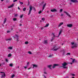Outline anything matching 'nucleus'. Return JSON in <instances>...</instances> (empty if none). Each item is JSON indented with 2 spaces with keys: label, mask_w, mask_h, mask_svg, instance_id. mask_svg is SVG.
<instances>
[{
  "label": "nucleus",
  "mask_w": 78,
  "mask_h": 78,
  "mask_svg": "<svg viewBox=\"0 0 78 78\" xmlns=\"http://www.w3.org/2000/svg\"><path fill=\"white\" fill-rule=\"evenodd\" d=\"M67 63L66 62L62 64V66L63 67V68H64V69H67V67H66V66H67Z\"/></svg>",
  "instance_id": "obj_1"
},
{
  "label": "nucleus",
  "mask_w": 78,
  "mask_h": 78,
  "mask_svg": "<svg viewBox=\"0 0 78 78\" xmlns=\"http://www.w3.org/2000/svg\"><path fill=\"white\" fill-rule=\"evenodd\" d=\"M29 13L28 14V15H29L31 14V11H32V6H30L29 7Z\"/></svg>",
  "instance_id": "obj_2"
},
{
  "label": "nucleus",
  "mask_w": 78,
  "mask_h": 78,
  "mask_svg": "<svg viewBox=\"0 0 78 78\" xmlns=\"http://www.w3.org/2000/svg\"><path fill=\"white\" fill-rule=\"evenodd\" d=\"M1 73H2V76L1 77V78H4L5 77V75L6 74H5V73L4 72H0Z\"/></svg>",
  "instance_id": "obj_3"
},
{
  "label": "nucleus",
  "mask_w": 78,
  "mask_h": 78,
  "mask_svg": "<svg viewBox=\"0 0 78 78\" xmlns=\"http://www.w3.org/2000/svg\"><path fill=\"white\" fill-rule=\"evenodd\" d=\"M71 44L72 45H74V46H73L72 47V48H75V47H77V45H76V44H75V43L74 42H72Z\"/></svg>",
  "instance_id": "obj_4"
},
{
  "label": "nucleus",
  "mask_w": 78,
  "mask_h": 78,
  "mask_svg": "<svg viewBox=\"0 0 78 78\" xmlns=\"http://www.w3.org/2000/svg\"><path fill=\"white\" fill-rule=\"evenodd\" d=\"M19 36L18 35H16L15 36H14L13 37L14 38V39H15L16 38V41L17 42H18L19 41V39L18 38V37H19Z\"/></svg>",
  "instance_id": "obj_5"
},
{
  "label": "nucleus",
  "mask_w": 78,
  "mask_h": 78,
  "mask_svg": "<svg viewBox=\"0 0 78 78\" xmlns=\"http://www.w3.org/2000/svg\"><path fill=\"white\" fill-rule=\"evenodd\" d=\"M51 12H56L57 10L55 9H52L51 10Z\"/></svg>",
  "instance_id": "obj_6"
},
{
  "label": "nucleus",
  "mask_w": 78,
  "mask_h": 78,
  "mask_svg": "<svg viewBox=\"0 0 78 78\" xmlns=\"http://www.w3.org/2000/svg\"><path fill=\"white\" fill-rule=\"evenodd\" d=\"M71 2L74 3H77L78 1L77 0H71Z\"/></svg>",
  "instance_id": "obj_7"
},
{
  "label": "nucleus",
  "mask_w": 78,
  "mask_h": 78,
  "mask_svg": "<svg viewBox=\"0 0 78 78\" xmlns=\"http://www.w3.org/2000/svg\"><path fill=\"white\" fill-rule=\"evenodd\" d=\"M59 65L58 64H55L52 67V68L53 69L56 67V66H58Z\"/></svg>",
  "instance_id": "obj_8"
},
{
  "label": "nucleus",
  "mask_w": 78,
  "mask_h": 78,
  "mask_svg": "<svg viewBox=\"0 0 78 78\" xmlns=\"http://www.w3.org/2000/svg\"><path fill=\"white\" fill-rule=\"evenodd\" d=\"M64 12L66 14V15H67V16H69V17H70V15L69 14V13H68L66 11H64Z\"/></svg>",
  "instance_id": "obj_9"
},
{
  "label": "nucleus",
  "mask_w": 78,
  "mask_h": 78,
  "mask_svg": "<svg viewBox=\"0 0 78 78\" xmlns=\"http://www.w3.org/2000/svg\"><path fill=\"white\" fill-rule=\"evenodd\" d=\"M14 6V4H12V5L10 6H9L8 7V8H12Z\"/></svg>",
  "instance_id": "obj_10"
},
{
  "label": "nucleus",
  "mask_w": 78,
  "mask_h": 78,
  "mask_svg": "<svg viewBox=\"0 0 78 78\" xmlns=\"http://www.w3.org/2000/svg\"><path fill=\"white\" fill-rule=\"evenodd\" d=\"M64 24V23L63 22H62L59 25H58V27H60L62 25H63Z\"/></svg>",
  "instance_id": "obj_11"
},
{
  "label": "nucleus",
  "mask_w": 78,
  "mask_h": 78,
  "mask_svg": "<svg viewBox=\"0 0 78 78\" xmlns=\"http://www.w3.org/2000/svg\"><path fill=\"white\" fill-rule=\"evenodd\" d=\"M67 27H72L73 25L72 24H68L67 25Z\"/></svg>",
  "instance_id": "obj_12"
},
{
  "label": "nucleus",
  "mask_w": 78,
  "mask_h": 78,
  "mask_svg": "<svg viewBox=\"0 0 78 78\" xmlns=\"http://www.w3.org/2000/svg\"><path fill=\"white\" fill-rule=\"evenodd\" d=\"M46 5V4H44L43 6V9H42V11H43V10H44L45 8V6Z\"/></svg>",
  "instance_id": "obj_13"
},
{
  "label": "nucleus",
  "mask_w": 78,
  "mask_h": 78,
  "mask_svg": "<svg viewBox=\"0 0 78 78\" xmlns=\"http://www.w3.org/2000/svg\"><path fill=\"white\" fill-rule=\"evenodd\" d=\"M6 22V18H5V19H4V22H3V24H5V23Z\"/></svg>",
  "instance_id": "obj_14"
},
{
  "label": "nucleus",
  "mask_w": 78,
  "mask_h": 78,
  "mask_svg": "<svg viewBox=\"0 0 78 78\" xmlns=\"http://www.w3.org/2000/svg\"><path fill=\"white\" fill-rule=\"evenodd\" d=\"M33 65V68H34V67H37V65Z\"/></svg>",
  "instance_id": "obj_15"
},
{
  "label": "nucleus",
  "mask_w": 78,
  "mask_h": 78,
  "mask_svg": "<svg viewBox=\"0 0 78 78\" xmlns=\"http://www.w3.org/2000/svg\"><path fill=\"white\" fill-rule=\"evenodd\" d=\"M62 30H60L58 36H59V35H60V34H61V33H62Z\"/></svg>",
  "instance_id": "obj_16"
},
{
  "label": "nucleus",
  "mask_w": 78,
  "mask_h": 78,
  "mask_svg": "<svg viewBox=\"0 0 78 78\" xmlns=\"http://www.w3.org/2000/svg\"><path fill=\"white\" fill-rule=\"evenodd\" d=\"M44 44H47V40H44V42H43Z\"/></svg>",
  "instance_id": "obj_17"
},
{
  "label": "nucleus",
  "mask_w": 78,
  "mask_h": 78,
  "mask_svg": "<svg viewBox=\"0 0 78 78\" xmlns=\"http://www.w3.org/2000/svg\"><path fill=\"white\" fill-rule=\"evenodd\" d=\"M8 50H12V47H9L8 48Z\"/></svg>",
  "instance_id": "obj_18"
},
{
  "label": "nucleus",
  "mask_w": 78,
  "mask_h": 78,
  "mask_svg": "<svg viewBox=\"0 0 78 78\" xmlns=\"http://www.w3.org/2000/svg\"><path fill=\"white\" fill-rule=\"evenodd\" d=\"M51 65H49L48 66V68H49V69H51Z\"/></svg>",
  "instance_id": "obj_19"
},
{
  "label": "nucleus",
  "mask_w": 78,
  "mask_h": 78,
  "mask_svg": "<svg viewBox=\"0 0 78 78\" xmlns=\"http://www.w3.org/2000/svg\"><path fill=\"white\" fill-rule=\"evenodd\" d=\"M48 25H49V24H47L45 26H44V27H48Z\"/></svg>",
  "instance_id": "obj_20"
},
{
  "label": "nucleus",
  "mask_w": 78,
  "mask_h": 78,
  "mask_svg": "<svg viewBox=\"0 0 78 78\" xmlns=\"http://www.w3.org/2000/svg\"><path fill=\"white\" fill-rule=\"evenodd\" d=\"M12 56V55L11 54H9L8 55V57H10V56Z\"/></svg>",
  "instance_id": "obj_21"
},
{
  "label": "nucleus",
  "mask_w": 78,
  "mask_h": 78,
  "mask_svg": "<svg viewBox=\"0 0 78 78\" xmlns=\"http://www.w3.org/2000/svg\"><path fill=\"white\" fill-rule=\"evenodd\" d=\"M15 76V75H14V74H13L11 76V77L12 78H14V77Z\"/></svg>",
  "instance_id": "obj_22"
},
{
  "label": "nucleus",
  "mask_w": 78,
  "mask_h": 78,
  "mask_svg": "<svg viewBox=\"0 0 78 78\" xmlns=\"http://www.w3.org/2000/svg\"><path fill=\"white\" fill-rule=\"evenodd\" d=\"M20 2V5H23V3L22 2H20V1H19Z\"/></svg>",
  "instance_id": "obj_23"
},
{
  "label": "nucleus",
  "mask_w": 78,
  "mask_h": 78,
  "mask_svg": "<svg viewBox=\"0 0 78 78\" xmlns=\"http://www.w3.org/2000/svg\"><path fill=\"white\" fill-rule=\"evenodd\" d=\"M11 40H12V39H11V38H9V39H6L5 40H6V41H8H8H11Z\"/></svg>",
  "instance_id": "obj_24"
},
{
  "label": "nucleus",
  "mask_w": 78,
  "mask_h": 78,
  "mask_svg": "<svg viewBox=\"0 0 78 78\" xmlns=\"http://www.w3.org/2000/svg\"><path fill=\"white\" fill-rule=\"evenodd\" d=\"M42 11H42H42H40L38 12L39 14H41V13H42Z\"/></svg>",
  "instance_id": "obj_25"
},
{
  "label": "nucleus",
  "mask_w": 78,
  "mask_h": 78,
  "mask_svg": "<svg viewBox=\"0 0 78 78\" xmlns=\"http://www.w3.org/2000/svg\"><path fill=\"white\" fill-rule=\"evenodd\" d=\"M28 53L29 54H30V55H31L32 54V53H31V52L30 51H29Z\"/></svg>",
  "instance_id": "obj_26"
},
{
  "label": "nucleus",
  "mask_w": 78,
  "mask_h": 78,
  "mask_svg": "<svg viewBox=\"0 0 78 78\" xmlns=\"http://www.w3.org/2000/svg\"><path fill=\"white\" fill-rule=\"evenodd\" d=\"M26 8L25 7L23 9V11H25V10H26Z\"/></svg>",
  "instance_id": "obj_27"
},
{
  "label": "nucleus",
  "mask_w": 78,
  "mask_h": 78,
  "mask_svg": "<svg viewBox=\"0 0 78 78\" xmlns=\"http://www.w3.org/2000/svg\"><path fill=\"white\" fill-rule=\"evenodd\" d=\"M41 20H43V21H44V20H45V18H42L41 19Z\"/></svg>",
  "instance_id": "obj_28"
},
{
  "label": "nucleus",
  "mask_w": 78,
  "mask_h": 78,
  "mask_svg": "<svg viewBox=\"0 0 78 78\" xmlns=\"http://www.w3.org/2000/svg\"><path fill=\"white\" fill-rule=\"evenodd\" d=\"M28 44V41H26L25 43V44Z\"/></svg>",
  "instance_id": "obj_29"
},
{
  "label": "nucleus",
  "mask_w": 78,
  "mask_h": 78,
  "mask_svg": "<svg viewBox=\"0 0 78 78\" xmlns=\"http://www.w3.org/2000/svg\"><path fill=\"white\" fill-rule=\"evenodd\" d=\"M9 65L10 67H12V64H10Z\"/></svg>",
  "instance_id": "obj_30"
},
{
  "label": "nucleus",
  "mask_w": 78,
  "mask_h": 78,
  "mask_svg": "<svg viewBox=\"0 0 78 78\" xmlns=\"http://www.w3.org/2000/svg\"><path fill=\"white\" fill-rule=\"evenodd\" d=\"M23 17V15H21L20 16V18H22Z\"/></svg>",
  "instance_id": "obj_31"
},
{
  "label": "nucleus",
  "mask_w": 78,
  "mask_h": 78,
  "mask_svg": "<svg viewBox=\"0 0 78 78\" xmlns=\"http://www.w3.org/2000/svg\"><path fill=\"white\" fill-rule=\"evenodd\" d=\"M16 20H17V19H16V18L13 19V20H14V21H16Z\"/></svg>",
  "instance_id": "obj_32"
},
{
  "label": "nucleus",
  "mask_w": 78,
  "mask_h": 78,
  "mask_svg": "<svg viewBox=\"0 0 78 78\" xmlns=\"http://www.w3.org/2000/svg\"><path fill=\"white\" fill-rule=\"evenodd\" d=\"M75 59H73L72 61V62H73H73H75Z\"/></svg>",
  "instance_id": "obj_33"
},
{
  "label": "nucleus",
  "mask_w": 78,
  "mask_h": 78,
  "mask_svg": "<svg viewBox=\"0 0 78 78\" xmlns=\"http://www.w3.org/2000/svg\"><path fill=\"white\" fill-rule=\"evenodd\" d=\"M62 9H61L60 10V12H62Z\"/></svg>",
  "instance_id": "obj_34"
},
{
  "label": "nucleus",
  "mask_w": 78,
  "mask_h": 78,
  "mask_svg": "<svg viewBox=\"0 0 78 78\" xmlns=\"http://www.w3.org/2000/svg\"><path fill=\"white\" fill-rule=\"evenodd\" d=\"M66 55H70V53H67L66 54Z\"/></svg>",
  "instance_id": "obj_35"
},
{
  "label": "nucleus",
  "mask_w": 78,
  "mask_h": 78,
  "mask_svg": "<svg viewBox=\"0 0 78 78\" xmlns=\"http://www.w3.org/2000/svg\"><path fill=\"white\" fill-rule=\"evenodd\" d=\"M17 0H13V2H16V1H17Z\"/></svg>",
  "instance_id": "obj_36"
},
{
  "label": "nucleus",
  "mask_w": 78,
  "mask_h": 78,
  "mask_svg": "<svg viewBox=\"0 0 78 78\" xmlns=\"http://www.w3.org/2000/svg\"><path fill=\"white\" fill-rule=\"evenodd\" d=\"M52 34V35H53V36L54 37H55V34Z\"/></svg>",
  "instance_id": "obj_37"
},
{
  "label": "nucleus",
  "mask_w": 78,
  "mask_h": 78,
  "mask_svg": "<svg viewBox=\"0 0 78 78\" xmlns=\"http://www.w3.org/2000/svg\"><path fill=\"white\" fill-rule=\"evenodd\" d=\"M51 56H52V55H50L48 57H49V58H50L51 57Z\"/></svg>",
  "instance_id": "obj_38"
},
{
  "label": "nucleus",
  "mask_w": 78,
  "mask_h": 78,
  "mask_svg": "<svg viewBox=\"0 0 78 78\" xmlns=\"http://www.w3.org/2000/svg\"><path fill=\"white\" fill-rule=\"evenodd\" d=\"M58 49H54V51H56V50H58Z\"/></svg>",
  "instance_id": "obj_39"
},
{
  "label": "nucleus",
  "mask_w": 78,
  "mask_h": 78,
  "mask_svg": "<svg viewBox=\"0 0 78 78\" xmlns=\"http://www.w3.org/2000/svg\"><path fill=\"white\" fill-rule=\"evenodd\" d=\"M17 15H18L17 14H15V17H16V16H17Z\"/></svg>",
  "instance_id": "obj_40"
},
{
  "label": "nucleus",
  "mask_w": 78,
  "mask_h": 78,
  "mask_svg": "<svg viewBox=\"0 0 78 78\" xmlns=\"http://www.w3.org/2000/svg\"><path fill=\"white\" fill-rule=\"evenodd\" d=\"M7 33H10V31H9V30H8L7 31Z\"/></svg>",
  "instance_id": "obj_41"
},
{
  "label": "nucleus",
  "mask_w": 78,
  "mask_h": 78,
  "mask_svg": "<svg viewBox=\"0 0 78 78\" xmlns=\"http://www.w3.org/2000/svg\"><path fill=\"white\" fill-rule=\"evenodd\" d=\"M44 74H47V73L46 72H44Z\"/></svg>",
  "instance_id": "obj_42"
},
{
  "label": "nucleus",
  "mask_w": 78,
  "mask_h": 78,
  "mask_svg": "<svg viewBox=\"0 0 78 78\" xmlns=\"http://www.w3.org/2000/svg\"><path fill=\"white\" fill-rule=\"evenodd\" d=\"M34 11H36V9H34Z\"/></svg>",
  "instance_id": "obj_43"
},
{
  "label": "nucleus",
  "mask_w": 78,
  "mask_h": 78,
  "mask_svg": "<svg viewBox=\"0 0 78 78\" xmlns=\"http://www.w3.org/2000/svg\"><path fill=\"white\" fill-rule=\"evenodd\" d=\"M24 69H27V67H26V66H24Z\"/></svg>",
  "instance_id": "obj_44"
},
{
  "label": "nucleus",
  "mask_w": 78,
  "mask_h": 78,
  "mask_svg": "<svg viewBox=\"0 0 78 78\" xmlns=\"http://www.w3.org/2000/svg\"><path fill=\"white\" fill-rule=\"evenodd\" d=\"M6 62H8V59H6Z\"/></svg>",
  "instance_id": "obj_45"
},
{
  "label": "nucleus",
  "mask_w": 78,
  "mask_h": 78,
  "mask_svg": "<svg viewBox=\"0 0 78 78\" xmlns=\"http://www.w3.org/2000/svg\"><path fill=\"white\" fill-rule=\"evenodd\" d=\"M18 9H19V10H20V8H19V7H18Z\"/></svg>",
  "instance_id": "obj_46"
},
{
  "label": "nucleus",
  "mask_w": 78,
  "mask_h": 78,
  "mask_svg": "<svg viewBox=\"0 0 78 78\" xmlns=\"http://www.w3.org/2000/svg\"><path fill=\"white\" fill-rule=\"evenodd\" d=\"M44 76V78H47V77H46L45 76Z\"/></svg>",
  "instance_id": "obj_47"
},
{
  "label": "nucleus",
  "mask_w": 78,
  "mask_h": 78,
  "mask_svg": "<svg viewBox=\"0 0 78 78\" xmlns=\"http://www.w3.org/2000/svg\"><path fill=\"white\" fill-rule=\"evenodd\" d=\"M19 25L20 26H22V24H20Z\"/></svg>",
  "instance_id": "obj_48"
},
{
  "label": "nucleus",
  "mask_w": 78,
  "mask_h": 78,
  "mask_svg": "<svg viewBox=\"0 0 78 78\" xmlns=\"http://www.w3.org/2000/svg\"><path fill=\"white\" fill-rule=\"evenodd\" d=\"M61 16H63V14H61Z\"/></svg>",
  "instance_id": "obj_49"
},
{
  "label": "nucleus",
  "mask_w": 78,
  "mask_h": 78,
  "mask_svg": "<svg viewBox=\"0 0 78 78\" xmlns=\"http://www.w3.org/2000/svg\"><path fill=\"white\" fill-rule=\"evenodd\" d=\"M27 65H28L29 64V62H28L27 63Z\"/></svg>",
  "instance_id": "obj_50"
},
{
  "label": "nucleus",
  "mask_w": 78,
  "mask_h": 78,
  "mask_svg": "<svg viewBox=\"0 0 78 78\" xmlns=\"http://www.w3.org/2000/svg\"><path fill=\"white\" fill-rule=\"evenodd\" d=\"M72 75H73V76H75V74H72Z\"/></svg>",
  "instance_id": "obj_51"
},
{
  "label": "nucleus",
  "mask_w": 78,
  "mask_h": 78,
  "mask_svg": "<svg viewBox=\"0 0 78 78\" xmlns=\"http://www.w3.org/2000/svg\"><path fill=\"white\" fill-rule=\"evenodd\" d=\"M4 0H1V2H3Z\"/></svg>",
  "instance_id": "obj_52"
},
{
  "label": "nucleus",
  "mask_w": 78,
  "mask_h": 78,
  "mask_svg": "<svg viewBox=\"0 0 78 78\" xmlns=\"http://www.w3.org/2000/svg\"><path fill=\"white\" fill-rule=\"evenodd\" d=\"M43 27H42V28H41V30H43Z\"/></svg>",
  "instance_id": "obj_53"
},
{
  "label": "nucleus",
  "mask_w": 78,
  "mask_h": 78,
  "mask_svg": "<svg viewBox=\"0 0 78 78\" xmlns=\"http://www.w3.org/2000/svg\"><path fill=\"white\" fill-rule=\"evenodd\" d=\"M1 66V64L0 63V66Z\"/></svg>",
  "instance_id": "obj_54"
},
{
  "label": "nucleus",
  "mask_w": 78,
  "mask_h": 78,
  "mask_svg": "<svg viewBox=\"0 0 78 78\" xmlns=\"http://www.w3.org/2000/svg\"><path fill=\"white\" fill-rule=\"evenodd\" d=\"M30 68H29L28 69V70H29V69H30Z\"/></svg>",
  "instance_id": "obj_55"
},
{
  "label": "nucleus",
  "mask_w": 78,
  "mask_h": 78,
  "mask_svg": "<svg viewBox=\"0 0 78 78\" xmlns=\"http://www.w3.org/2000/svg\"><path fill=\"white\" fill-rule=\"evenodd\" d=\"M47 12L48 13V11H47Z\"/></svg>",
  "instance_id": "obj_56"
},
{
  "label": "nucleus",
  "mask_w": 78,
  "mask_h": 78,
  "mask_svg": "<svg viewBox=\"0 0 78 78\" xmlns=\"http://www.w3.org/2000/svg\"><path fill=\"white\" fill-rule=\"evenodd\" d=\"M72 78H75L74 77H73Z\"/></svg>",
  "instance_id": "obj_57"
},
{
  "label": "nucleus",
  "mask_w": 78,
  "mask_h": 78,
  "mask_svg": "<svg viewBox=\"0 0 78 78\" xmlns=\"http://www.w3.org/2000/svg\"><path fill=\"white\" fill-rule=\"evenodd\" d=\"M71 64H72V63H71Z\"/></svg>",
  "instance_id": "obj_58"
},
{
  "label": "nucleus",
  "mask_w": 78,
  "mask_h": 78,
  "mask_svg": "<svg viewBox=\"0 0 78 78\" xmlns=\"http://www.w3.org/2000/svg\"><path fill=\"white\" fill-rule=\"evenodd\" d=\"M62 44V45H63V44Z\"/></svg>",
  "instance_id": "obj_59"
},
{
  "label": "nucleus",
  "mask_w": 78,
  "mask_h": 78,
  "mask_svg": "<svg viewBox=\"0 0 78 78\" xmlns=\"http://www.w3.org/2000/svg\"><path fill=\"white\" fill-rule=\"evenodd\" d=\"M71 59H72V58H71Z\"/></svg>",
  "instance_id": "obj_60"
}]
</instances>
